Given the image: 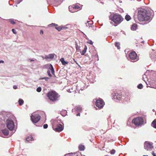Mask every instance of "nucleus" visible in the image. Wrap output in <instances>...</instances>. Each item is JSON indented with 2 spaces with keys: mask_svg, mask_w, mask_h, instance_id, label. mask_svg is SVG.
<instances>
[{
  "mask_svg": "<svg viewBox=\"0 0 156 156\" xmlns=\"http://www.w3.org/2000/svg\"><path fill=\"white\" fill-rule=\"evenodd\" d=\"M154 14L150 11L141 9L138 10L137 18L139 21L144 24L148 23L152 20Z\"/></svg>",
  "mask_w": 156,
  "mask_h": 156,
  "instance_id": "f257e3e1",
  "label": "nucleus"
},
{
  "mask_svg": "<svg viewBox=\"0 0 156 156\" xmlns=\"http://www.w3.org/2000/svg\"><path fill=\"white\" fill-rule=\"evenodd\" d=\"M109 20L112 21L116 26L120 23L123 20L122 16L118 13L111 14L109 16Z\"/></svg>",
  "mask_w": 156,
  "mask_h": 156,
  "instance_id": "f03ea898",
  "label": "nucleus"
},
{
  "mask_svg": "<svg viewBox=\"0 0 156 156\" xmlns=\"http://www.w3.org/2000/svg\"><path fill=\"white\" fill-rule=\"evenodd\" d=\"M47 96L49 100L55 102L58 100L60 95L54 90H51L47 94Z\"/></svg>",
  "mask_w": 156,
  "mask_h": 156,
  "instance_id": "7ed1b4c3",
  "label": "nucleus"
},
{
  "mask_svg": "<svg viewBox=\"0 0 156 156\" xmlns=\"http://www.w3.org/2000/svg\"><path fill=\"white\" fill-rule=\"evenodd\" d=\"M132 122L136 126H141L144 124V119L142 117H137L133 119Z\"/></svg>",
  "mask_w": 156,
  "mask_h": 156,
  "instance_id": "20e7f679",
  "label": "nucleus"
},
{
  "mask_svg": "<svg viewBox=\"0 0 156 156\" xmlns=\"http://www.w3.org/2000/svg\"><path fill=\"white\" fill-rule=\"evenodd\" d=\"M69 11L71 12H74L80 10L81 8L79 5L76 4L69 6Z\"/></svg>",
  "mask_w": 156,
  "mask_h": 156,
  "instance_id": "39448f33",
  "label": "nucleus"
},
{
  "mask_svg": "<svg viewBox=\"0 0 156 156\" xmlns=\"http://www.w3.org/2000/svg\"><path fill=\"white\" fill-rule=\"evenodd\" d=\"M41 117L38 114H36L31 116V120L34 123L38 122L40 119Z\"/></svg>",
  "mask_w": 156,
  "mask_h": 156,
  "instance_id": "423d86ee",
  "label": "nucleus"
},
{
  "mask_svg": "<svg viewBox=\"0 0 156 156\" xmlns=\"http://www.w3.org/2000/svg\"><path fill=\"white\" fill-rule=\"evenodd\" d=\"M7 127L10 130H12L14 127V124L13 121L11 119L7 120Z\"/></svg>",
  "mask_w": 156,
  "mask_h": 156,
  "instance_id": "0eeeda50",
  "label": "nucleus"
},
{
  "mask_svg": "<svg viewBox=\"0 0 156 156\" xmlns=\"http://www.w3.org/2000/svg\"><path fill=\"white\" fill-rule=\"evenodd\" d=\"M144 147L147 151H150L153 147V144L149 141H146L144 143Z\"/></svg>",
  "mask_w": 156,
  "mask_h": 156,
  "instance_id": "6e6552de",
  "label": "nucleus"
},
{
  "mask_svg": "<svg viewBox=\"0 0 156 156\" xmlns=\"http://www.w3.org/2000/svg\"><path fill=\"white\" fill-rule=\"evenodd\" d=\"M104 104V102L101 99L97 100L96 101V106L100 108H102L103 107Z\"/></svg>",
  "mask_w": 156,
  "mask_h": 156,
  "instance_id": "1a4fd4ad",
  "label": "nucleus"
},
{
  "mask_svg": "<svg viewBox=\"0 0 156 156\" xmlns=\"http://www.w3.org/2000/svg\"><path fill=\"white\" fill-rule=\"evenodd\" d=\"M137 55L134 51L131 52L129 55V57L131 60H134L136 59Z\"/></svg>",
  "mask_w": 156,
  "mask_h": 156,
  "instance_id": "9d476101",
  "label": "nucleus"
},
{
  "mask_svg": "<svg viewBox=\"0 0 156 156\" xmlns=\"http://www.w3.org/2000/svg\"><path fill=\"white\" fill-rule=\"evenodd\" d=\"M63 127L62 126L61 124H58L56 126V127L54 129V130L57 132H60L62 130Z\"/></svg>",
  "mask_w": 156,
  "mask_h": 156,
  "instance_id": "9b49d317",
  "label": "nucleus"
},
{
  "mask_svg": "<svg viewBox=\"0 0 156 156\" xmlns=\"http://www.w3.org/2000/svg\"><path fill=\"white\" fill-rule=\"evenodd\" d=\"M112 97H114V99L119 100L120 98V95L114 92L112 94Z\"/></svg>",
  "mask_w": 156,
  "mask_h": 156,
  "instance_id": "f8f14e48",
  "label": "nucleus"
},
{
  "mask_svg": "<svg viewBox=\"0 0 156 156\" xmlns=\"http://www.w3.org/2000/svg\"><path fill=\"white\" fill-rule=\"evenodd\" d=\"M76 110L78 112H81L82 110V108L80 106H78L75 107Z\"/></svg>",
  "mask_w": 156,
  "mask_h": 156,
  "instance_id": "ddd939ff",
  "label": "nucleus"
},
{
  "mask_svg": "<svg viewBox=\"0 0 156 156\" xmlns=\"http://www.w3.org/2000/svg\"><path fill=\"white\" fill-rule=\"evenodd\" d=\"M2 132L5 136L9 134V131L7 129H5L2 130Z\"/></svg>",
  "mask_w": 156,
  "mask_h": 156,
  "instance_id": "4468645a",
  "label": "nucleus"
},
{
  "mask_svg": "<svg viewBox=\"0 0 156 156\" xmlns=\"http://www.w3.org/2000/svg\"><path fill=\"white\" fill-rule=\"evenodd\" d=\"M60 61L62 63V64L63 65H65L66 64H67L68 63V62L67 61H64V58H61L60 59Z\"/></svg>",
  "mask_w": 156,
  "mask_h": 156,
  "instance_id": "2eb2a0df",
  "label": "nucleus"
},
{
  "mask_svg": "<svg viewBox=\"0 0 156 156\" xmlns=\"http://www.w3.org/2000/svg\"><path fill=\"white\" fill-rule=\"evenodd\" d=\"M137 27V25L136 23H134L131 27V29L133 30H135Z\"/></svg>",
  "mask_w": 156,
  "mask_h": 156,
  "instance_id": "dca6fc26",
  "label": "nucleus"
},
{
  "mask_svg": "<svg viewBox=\"0 0 156 156\" xmlns=\"http://www.w3.org/2000/svg\"><path fill=\"white\" fill-rule=\"evenodd\" d=\"M54 57V55L53 54H50L46 56L45 58H53Z\"/></svg>",
  "mask_w": 156,
  "mask_h": 156,
  "instance_id": "f3484780",
  "label": "nucleus"
},
{
  "mask_svg": "<svg viewBox=\"0 0 156 156\" xmlns=\"http://www.w3.org/2000/svg\"><path fill=\"white\" fill-rule=\"evenodd\" d=\"M87 49V46L85 45L84 50L81 52L82 55H83L86 53Z\"/></svg>",
  "mask_w": 156,
  "mask_h": 156,
  "instance_id": "a211bd4d",
  "label": "nucleus"
},
{
  "mask_svg": "<svg viewBox=\"0 0 156 156\" xmlns=\"http://www.w3.org/2000/svg\"><path fill=\"white\" fill-rule=\"evenodd\" d=\"M26 140L27 141H32L34 140L33 138V137H32L31 136H28L27 138H26Z\"/></svg>",
  "mask_w": 156,
  "mask_h": 156,
  "instance_id": "6ab92c4d",
  "label": "nucleus"
},
{
  "mask_svg": "<svg viewBox=\"0 0 156 156\" xmlns=\"http://www.w3.org/2000/svg\"><path fill=\"white\" fill-rule=\"evenodd\" d=\"M51 67L49 68V69L51 71L52 74L55 75V73L53 68L51 64H50Z\"/></svg>",
  "mask_w": 156,
  "mask_h": 156,
  "instance_id": "aec40b11",
  "label": "nucleus"
},
{
  "mask_svg": "<svg viewBox=\"0 0 156 156\" xmlns=\"http://www.w3.org/2000/svg\"><path fill=\"white\" fill-rule=\"evenodd\" d=\"M65 27H63L59 26L58 27H55V28L58 31H60L62 30L65 29Z\"/></svg>",
  "mask_w": 156,
  "mask_h": 156,
  "instance_id": "412c9836",
  "label": "nucleus"
},
{
  "mask_svg": "<svg viewBox=\"0 0 156 156\" xmlns=\"http://www.w3.org/2000/svg\"><path fill=\"white\" fill-rule=\"evenodd\" d=\"M93 23V21L92 20H90L88 21L87 23H86V25L87 27H90L91 26V25Z\"/></svg>",
  "mask_w": 156,
  "mask_h": 156,
  "instance_id": "4be33fe9",
  "label": "nucleus"
},
{
  "mask_svg": "<svg viewBox=\"0 0 156 156\" xmlns=\"http://www.w3.org/2000/svg\"><path fill=\"white\" fill-rule=\"evenodd\" d=\"M79 149L81 151H83L84 149V145L81 144L79 145L78 147Z\"/></svg>",
  "mask_w": 156,
  "mask_h": 156,
  "instance_id": "5701e85b",
  "label": "nucleus"
},
{
  "mask_svg": "<svg viewBox=\"0 0 156 156\" xmlns=\"http://www.w3.org/2000/svg\"><path fill=\"white\" fill-rule=\"evenodd\" d=\"M152 126L156 129V119H154L152 123Z\"/></svg>",
  "mask_w": 156,
  "mask_h": 156,
  "instance_id": "b1692460",
  "label": "nucleus"
},
{
  "mask_svg": "<svg viewBox=\"0 0 156 156\" xmlns=\"http://www.w3.org/2000/svg\"><path fill=\"white\" fill-rule=\"evenodd\" d=\"M131 17L130 16L128 15H126L125 17V19L127 21H129V20H131Z\"/></svg>",
  "mask_w": 156,
  "mask_h": 156,
  "instance_id": "393cba45",
  "label": "nucleus"
},
{
  "mask_svg": "<svg viewBox=\"0 0 156 156\" xmlns=\"http://www.w3.org/2000/svg\"><path fill=\"white\" fill-rule=\"evenodd\" d=\"M18 102L19 105H21L23 104L24 101L22 99H20L19 100Z\"/></svg>",
  "mask_w": 156,
  "mask_h": 156,
  "instance_id": "a878e982",
  "label": "nucleus"
},
{
  "mask_svg": "<svg viewBox=\"0 0 156 156\" xmlns=\"http://www.w3.org/2000/svg\"><path fill=\"white\" fill-rule=\"evenodd\" d=\"M120 44L119 42H116L115 43V46L116 47H117L118 49H120Z\"/></svg>",
  "mask_w": 156,
  "mask_h": 156,
  "instance_id": "bb28decb",
  "label": "nucleus"
},
{
  "mask_svg": "<svg viewBox=\"0 0 156 156\" xmlns=\"http://www.w3.org/2000/svg\"><path fill=\"white\" fill-rule=\"evenodd\" d=\"M9 22H10V23L14 25L16 24V22L13 19H10Z\"/></svg>",
  "mask_w": 156,
  "mask_h": 156,
  "instance_id": "cd10ccee",
  "label": "nucleus"
},
{
  "mask_svg": "<svg viewBox=\"0 0 156 156\" xmlns=\"http://www.w3.org/2000/svg\"><path fill=\"white\" fill-rule=\"evenodd\" d=\"M137 87L139 89H142L143 87V86L142 84H140L137 86Z\"/></svg>",
  "mask_w": 156,
  "mask_h": 156,
  "instance_id": "c85d7f7f",
  "label": "nucleus"
},
{
  "mask_svg": "<svg viewBox=\"0 0 156 156\" xmlns=\"http://www.w3.org/2000/svg\"><path fill=\"white\" fill-rule=\"evenodd\" d=\"M115 152V150L114 149H112L110 151V153L111 154H114Z\"/></svg>",
  "mask_w": 156,
  "mask_h": 156,
  "instance_id": "c756f323",
  "label": "nucleus"
},
{
  "mask_svg": "<svg viewBox=\"0 0 156 156\" xmlns=\"http://www.w3.org/2000/svg\"><path fill=\"white\" fill-rule=\"evenodd\" d=\"M41 87H38L37 89V91L38 92H41Z\"/></svg>",
  "mask_w": 156,
  "mask_h": 156,
  "instance_id": "7c9ffc66",
  "label": "nucleus"
},
{
  "mask_svg": "<svg viewBox=\"0 0 156 156\" xmlns=\"http://www.w3.org/2000/svg\"><path fill=\"white\" fill-rule=\"evenodd\" d=\"M47 73L49 76L50 77H51L52 76L50 73V70H48L47 71Z\"/></svg>",
  "mask_w": 156,
  "mask_h": 156,
  "instance_id": "2f4dec72",
  "label": "nucleus"
},
{
  "mask_svg": "<svg viewBox=\"0 0 156 156\" xmlns=\"http://www.w3.org/2000/svg\"><path fill=\"white\" fill-rule=\"evenodd\" d=\"M12 31L15 34H17V32H16V30H15L14 29H12Z\"/></svg>",
  "mask_w": 156,
  "mask_h": 156,
  "instance_id": "473e14b6",
  "label": "nucleus"
},
{
  "mask_svg": "<svg viewBox=\"0 0 156 156\" xmlns=\"http://www.w3.org/2000/svg\"><path fill=\"white\" fill-rule=\"evenodd\" d=\"M48 125L47 124H44L43 126V127L44 129H46L48 128Z\"/></svg>",
  "mask_w": 156,
  "mask_h": 156,
  "instance_id": "72a5a7b5",
  "label": "nucleus"
},
{
  "mask_svg": "<svg viewBox=\"0 0 156 156\" xmlns=\"http://www.w3.org/2000/svg\"><path fill=\"white\" fill-rule=\"evenodd\" d=\"M50 25H51L52 26H54V27H57L58 26V25L57 24H55L54 23H52V24H51Z\"/></svg>",
  "mask_w": 156,
  "mask_h": 156,
  "instance_id": "f704fd0d",
  "label": "nucleus"
},
{
  "mask_svg": "<svg viewBox=\"0 0 156 156\" xmlns=\"http://www.w3.org/2000/svg\"><path fill=\"white\" fill-rule=\"evenodd\" d=\"M13 88L15 89H16L17 88V87L16 85H14L13 86Z\"/></svg>",
  "mask_w": 156,
  "mask_h": 156,
  "instance_id": "c9c22d12",
  "label": "nucleus"
},
{
  "mask_svg": "<svg viewBox=\"0 0 156 156\" xmlns=\"http://www.w3.org/2000/svg\"><path fill=\"white\" fill-rule=\"evenodd\" d=\"M152 154L153 156H156V155L154 151H152Z\"/></svg>",
  "mask_w": 156,
  "mask_h": 156,
  "instance_id": "e433bc0d",
  "label": "nucleus"
},
{
  "mask_svg": "<svg viewBox=\"0 0 156 156\" xmlns=\"http://www.w3.org/2000/svg\"><path fill=\"white\" fill-rule=\"evenodd\" d=\"M73 60L76 64L78 65L79 66H80V65L78 63L76 62V60H75V59H73Z\"/></svg>",
  "mask_w": 156,
  "mask_h": 156,
  "instance_id": "4c0bfd02",
  "label": "nucleus"
},
{
  "mask_svg": "<svg viewBox=\"0 0 156 156\" xmlns=\"http://www.w3.org/2000/svg\"><path fill=\"white\" fill-rule=\"evenodd\" d=\"M48 77H44L41 78V79H45L46 80L48 79Z\"/></svg>",
  "mask_w": 156,
  "mask_h": 156,
  "instance_id": "58836bf2",
  "label": "nucleus"
},
{
  "mask_svg": "<svg viewBox=\"0 0 156 156\" xmlns=\"http://www.w3.org/2000/svg\"><path fill=\"white\" fill-rule=\"evenodd\" d=\"M40 33L41 34H43V30H41L40 32Z\"/></svg>",
  "mask_w": 156,
  "mask_h": 156,
  "instance_id": "ea45409f",
  "label": "nucleus"
},
{
  "mask_svg": "<svg viewBox=\"0 0 156 156\" xmlns=\"http://www.w3.org/2000/svg\"><path fill=\"white\" fill-rule=\"evenodd\" d=\"M4 63V62L3 61V60H0V63Z\"/></svg>",
  "mask_w": 156,
  "mask_h": 156,
  "instance_id": "a19ab883",
  "label": "nucleus"
},
{
  "mask_svg": "<svg viewBox=\"0 0 156 156\" xmlns=\"http://www.w3.org/2000/svg\"><path fill=\"white\" fill-rule=\"evenodd\" d=\"M76 50H78V45L77 44H76Z\"/></svg>",
  "mask_w": 156,
  "mask_h": 156,
  "instance_id": "79ce46f5",
  "label": "nucleus"
},
{
  "mask_svg": "<svg viewBox=\"0 0 156 156\" xmlns=\"http://www.w3.org/2000/svg\"><path fill=\"white\" fill-rule=\"evenodd\" d=\"M76 115L77 116H80V113H79Z\"/></svg>",
  "mask_w": 156,
  "mask_h": 156,
  "instance_id": "37998d69",
  "label": "nucleus"
},
{
  "mask_svg": "<svg viewBox=\"0 0 156 156\" xmlns=\"http://www.w3.org/2000/svg\"><path fill=\"white\" fill-rule=\"evenodd\" d=\"M34 61L33 60H31V61Z\"/></svg>",
  "mask_w": 156,
  "mask_h": 156,
  "instance_id": "c03bdc74",
  "label": "nucleus"
},
{
  "mask_svg": "<svg viewBox=\"0 0 156 156\" xmlns=\"http://www.w3.org/2000/svg\"><path fill=\"white\" fill-rule=\"evenodd\" d=\"M143 156H148V155H144Z\"/></svg>",
  "mask_w": 156,
  "mask_h": 156,
  "instance_id": "a18cd8bd",
  "label": "nucleus"
}]
</instances>
